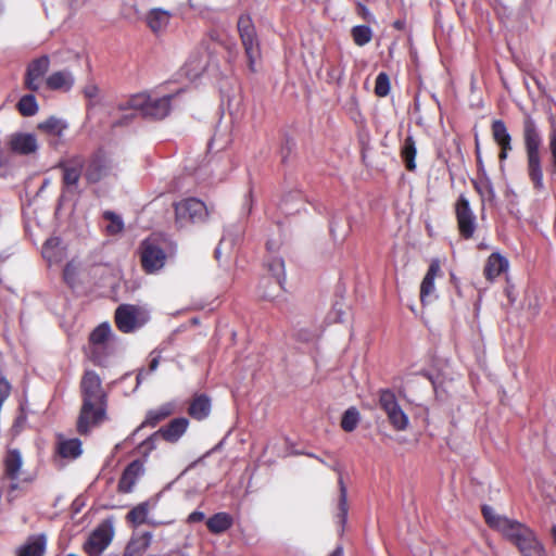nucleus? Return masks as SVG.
<instances>
[{
	"instance_id": "nucleus-1",
	"label": "nucleus",
	"mask_w": 556,
	"mask_h": 556,
	"mask_svg": "<svg viewBox=\"0 0 556 556\" xmlns=\"http://www.w3.org/2000/svg\"><path fill=\"white\" fill-rule=\"evenodd\" d=\"M173 96L153 98L147 92L137 93L130 97L117 99L110 104L108 112L110 127L112 129L123 128L131 124L139 114L155 119L168 115Z\"/></svg>"
},
{
	"instance_id": "nucleus-2",
	"label": "nucleus",
	"mask_w": 556,
	"mask_h": 556,
	"mask_svg": "<svg viewBox=\"0 0 556 556\" xmlns=\"http://www.w3.org/2000/svg\"><path fill=\"white\" fill-rule=\"evenodd\" d=\"M81 407L76 421V431L80 435L89 434L104 419V389L99 375L87 370L80 381Z\"/></svg>"
},
{
	"instance_id": "nucleus-3",
	"label": "nucleus",
	"mask_w": 556,
	"mask_h": 556,
	"mask_svg": "<svg viewBox=\"0 0 556 556\" xmlns=\"http://www.w3.org/2000/svg\"><path fill=\"white\" fill-rule=\"evenodd\" d=\"M522 138L527 154V172L536 190H543V170L541 164L542 137L535 122L526 117L522 127Z\"/></svg>"
},
{
	"instance_id": "nucleus-4",
	"label": "nucleus",
	"mask_w": 556,
	"mask_h": 556,
	"mask_svg": "<svg viewBox=\"0 0 556 556\" xmlns=\"http://www.w3.org/2000/svg\"><path fill=\"white\" fill-rule=\"evenodd\" d=\"M2 479L9 480V492L20 489V483H33L36 479L34 473L23 470L24 457L18 447L7 446L2 456Z\"/></svg>"
},
{
	"instance_id": "nucleus-5",
	"label": "nucleus",
	"mask_w": 556,
	"mask_h": 556,
	"mask_svg": "<svg viewBox=\"0 0 556 556\" xmlns=\"http://www.w3.org/2000/svg\"><path fill=\"white\" fill-rule=\"evenodd\" d=\"M238 31L244 48L248 67L252 73H255L257 72V64L262 59V52L256 29L250 16L242 15L239 17Z\"/></svg>"
},
{
	"instance_id": "nucleus-6",
	"label": "nucleus",
	"mask_w": 556,
	"mask_h": 556,
	"mask_svg": "<svg viewBox=\"0 0 556 556\" xmlns=\"http://www.w3.org/2000/svg\"><path fill=\"white\" fill-rule=\"evenodd\" d=\"M84 163L83 157L78 155L56 163L55 168L61 170V200L79 192Z\"/></svg>"
},
{
	"instance_id": "nucleus-7",
	"label": "nucleus",
	"mask_w": 556,
	"mask_h": 556,
	"mask_svg": "<svg viewBox=\"0 0 556 556\" xmlns=\"http://www.w3.org/2000/svg\"><path fill=\"white\" fill-rule=\"evenodd\" d=\"M380 407L387 414L388 420L396 431H404L409 425L408 416L399 405L394 393L390 390L380 391Z\"/></svg>"
},
{
	"instance_id": "nucleus-8",
	"label": "nucleus",
	"mask_w": 556,
	"mask_h": 556,
	"mask_svg": "<svg viewBox=\"0 0 556 556\" xmlns=\"http://www.w3.org/2000/svg\"><path fill=\"white\" fill-rule=\"evenodd\" d=\"M176 223L185 226L187 223L205 220L208 212L205 204L194 198L182 200L175 204Z\"/></svg>"
},
{
	"instance_id": "nucleus-9",
	"label": "nucleus",
	"mask_w": 556,
	"mask_h": 556,
	"mask_svg": "<svg viewBox=\"0 0 556 556\" xmlns=\"http://www.w3.org/2000/svg\"><path fill=\"white\" fill-rule=\"evenodd\" d=\"M50 67L48 55H41L30 61L26 67L23 86L30 92H37Z\"/></svg>"
},
{
	"instance_id": "nucleus-10",
	"label": "nucleus",
	"mask_w": 556,
	"mask_h": 556,
	"mask_svg": "<svg viewBox=\"0 0 556 556\" xmlns=\"http://www.w3.org/2000/svg\"><path fill=\"white\" fill-rule=\"evenodd\" d=\"M115 321L123 332H130L147 321L144 312L134 305H121L115 312Z\"/></svg>"
},
{
	"instance_id": "nucleus-11",
	"label": "nucleus",
	"mask_w": 556,
	"mask_h": 556,
	"mask_svg": "<svg viewBox=\"0 0 556 556\" xmlns=\"http://www.w3.org/2000/svg\"><path fill=\"white\" fill-rule=\"evenodd\" d=\"M456 217L460 235L469 239L476 230V217L470 210L469 201L460 195L456 203Z\"/></svg>"
},
{
	"instance_id": "nucleus-12",
	"label": "nucleus",
	"mask_w": 556,
	"mask_h": 556,
	"mask_svg": "<svg viewBox=\"0 0 556 556\" xmlns=\"http://www.w3.org/2000/svg\"><path fill=\"white\" fill-rule=\"evenodd\" d=\"M85 353L91 363L102 366L104 361V323L91 332Z\"/></svg>"
},
{
	"instance_id": "nucleus-13",
	"label": "nucleus",
	"mask_w": 556,
	"mask_h": 556,
	"mask_svg": "<svg viewBox=\"0 0 556 556\" xmlns=\"http://www.w3.org/2000/svg\"><path fill=\"white\" fill-rule=\"evenodd\" d=\"M165 253L161 248L150 241L142 243L141 263L148 273L161 269L165 263Z\"/></svg>"
},
{
	"instance_id": "nucleus-14",
	"label": "nucleus",
	"mask_w": 556,
	"mask_h": 556,
	"mask_svg": "<svg viewBox=\"0 0 556 556\" xmlns=\"http://www.w3.org/2000/svg\"><path fill=\"white\" fill-rule=\"evenodd\" d=\"M12 153L18 155H30L37 152L38 141L34 134L14 132L10 136L8 142Z\"/></svg>"
},
{
	"instance_id": "nucleus-15",
	"label": "nucleus",
	"mask_w": 556,
	"mask_h": 556,
	"mask_svg": "<svg viewBox=\"0 0 556 556\" xmlns=\"http://www.w3.org/2000/svg\"><path fill=\"white\" fill-rule=\"evenodd\" d=\"M47 548V536L43 533L30 535L16 548V556H43Z\"/></svg>"
},
{
	"instance_id": "nucleus-16",
	"label": "nucleus",
	"mask_w": 556,
	"mask_h": 556,
	"mask_svg": "<svg viewBox=\"0 0 556 556\" xmlns=\"http://www.w3.org/2000/svg\"><path fill=\"white\" fill-rule=\"evenodd\" d=\"M522 556H545V549L529 528L515 544Z\"/></svg>"
},
{
	"instance_id": "nucleus-17",
	"label": "nucleus",
	"mask_w": 556,
	"mask_h": 556,
	"mask_svg": "<svg viewBox=\"0 0 556 556\" xmlns=\"http://www.w3.org/2000/svg\"><path fill=\"white\" fill-rule=\"evenodd\" d=\"M269 275L267 277L274 278V291L273 292H264V299L273 300L277 298L281 290L282 283L285 281V264L281 258H274L267 265Z\"/></svg>"
},
{
	"instance_id": "nucleus-18",
	"label": "nucleus",
	"mask_w": 556,
	"mask_h": 556,
	"mask_svg": "<svg viewBox=\"0 0 556 556\" xmlns=\"http://www.w3.org/2000/svg\"><path fill=\"white\" fill-rule=\"evenodd\" d=\"M440 271V263L438 260H433L428 268L426 276L424 277L420 286V301L422 304H427L434 294V279Z\"/></svg>"
},
{
	"instance_id": "nucleus-19",
	"label": "nucleus",
	"mask_w": 556,
	"mask_h": 556,
	"mask_svg": "<svg viewBox=\"0 0 556 556\" xmlns=\"http://www.w3.org/2000/svg\"><path fill=\"white\" fill-rule=\"evenodd\" d=\"M104 176V155L102 151L96 152L87 162L85 178L89 184L99 182Z\"/></svg>"
},
{
	"instance_id": "nucleus-20",
	"label": "nucleus",
	"mask_w": 556,
	"mask_h": 556,
	"mask_svg": "<svg viewBox=\"0 0 556 556\" xmlns=\"http://www.w3.org/2000/svg\"><path fill=\"white\" fill-rule=\"evenodd\" d=\"M84 552L88 556H101L104 551V522H101L84 543Z\"/></svg>"
},
{
	"instance_id": "nucleus-21",
	"label": "nucleus",
	"mask_w": 556,
	"mask_h": 556,
	"mask_svg": "<svg viewBox=\"0 0 556 556\" xmlns=\"http://www.w3.org/2000/svg\"><path fill=\"white\" fill-rule=\"evenodd\" d=\"M528 529L526 525L506 517V519L502 521V525H500L497 531L513 544H516Z\"/></svg>"
},
{
	"instance_id": "nucleus-22",
	"label": "nucleus",
	"mask_w": 556,
	"mask_h": 556,
	"mask_svg": "<svg viewBox=\"0 0 556 556\" xmlns=\"http://www.w3.org/2000/svg\"><path fill=\"white\" fill-rule=\"evenodd\" d=\"M172 17V13L169 11L155 8L150 10L148 13L146 21L148 26L153 33H159L164 30L169 24Z\"/></svg>"
},
{
	"instance_id": "nucleus-23",
	"label": "nucleus",
	"mask_w": 556,
	"mask_h": 556,
	"mask_svg": "<svg viewBox=\"0 0 556 556\" xmlns=\"http://www.w3.org/2000/svg\"><path fill=\"white\" fill-rule=\"evenodd\" d=\"M46 85L50 90L68 91L74 85V78L67 71H58L46 78Z\"/></svg>"
},
{
	"instance_id": "nucleus-24",
	"label": "nucleus",
	"mask_w": 556,
	"mask_h": 556,
	"mask_svg": "<svg viewBox=\"0 0 556 556\" xmlns=\"http://www.w3.org/2000/svg\"><path fill=\"white\" fill-rule=\"evenodd\" d=\"M56 452L62 458L75 459L80 456L83 452L81 442L76 438L63 439L60 437L56 444Z\"/></svg>"
},
{
	"instance_id": "nucleus-25",
	"label": "nucleus",
	"mask_w": 556,
	"mask_h": 556,
	"mask_svg": "<svg viewBox=\"0 0 556 556\" xmlns=\"http://www.w3.org/2000/svg\"><path fill=\"white\" fill-rule=\"evenodd\" d=\"M151 541L152 534L150 532L131 538L125 548L124 556H141L149 548Z\"/></svg>"
},
{
	"instance_id": "nucleus-26",
	"label": "nucleus",
	"mask_w": 556,
	"mask_h": 556,
	"mask_svg": "<svg viewBox=\"0 0 556 556\" xmlns=\"http://www.w3.org/2000/svg\"><path fill=\"white\" fill-rule=\"evenodd\" d=\"M188 425V419L176 418L168 426L160 429V432L166 441L176 442L186 432Z\"/></svg>"
},
{
	"instance_id": "nucleus-27",
	"label": "nucleus",
	"mask_w": 556,
	"mask_h": 556,
	"mask_svg": "<svg viewBox=\"0 0 556 556\" xmlns=\"http://www.w3.org/2000/svg\"><path fill=\"white\" fill-rule=\"evenodd\" d=\"M508 267V262L505 257L497 253H493L489 256L485 267L484 275L489 280H494Z\"/></svg>"
},
{
	"instance_id": "nucleus-28",
	"label": "nucleus",
	"mask_w": 556,
	"mask_h": 556,
	"mask_svg": "<svg viewBox=\"0 0 556 556\" xmlns=\"http://www.w3.org/2000/svg\"><path fill=\"white\" fill-rule=\"evenodd\" d=\"M207 55L205 53L192 54L186 63V74L190 79L198 78L206 68Z\"/></svg>"
},
{
	"instance_id": "nucleus-29",
	"label": "nucleus",
	"mask_w": 556,
	"mask_h": 556,
	"mask_svg": "<svg viewBox=\"0 0 556 556\" xmlns=\"http://www.w3.org/2000/svg\"><path fill=\"white\" fill-rule=\"evenodd\" d=\"M174 409L175 405L173 403H165L155 409L149 410L146 420L142 422L141 427L156 426L160 421L170 416L174 413Z\"/></svg>"
},
{
	"instance_id": "nucleus-30",
	"label": "nucleus",
	"mask_w": 556,
	"mask_h": 556,
	"mask_svg": "<svg viewBox=\"0 0 556 556\" xmlns=\"http://www.w3.org/2000/svg\"><path fill=\"white\" fill-rule=\"evenodd\" d=\"M206 526L212 533H223L232 526V518L227 513H217L207 519Z\"/></svg>"
},
{
	"instance_id": "nucleus-31",
	"label": "nucleus",
	"mask_w": 556,
	"mask_h": 556,
	"mask_svg": "<svg viewBox=\"0 0 556 556\" xmlns=\"http://www.w3.org/2000/svg\"><path fill=\"white\" fill-rule=\"evenodd\" d=\"M211 412L210 399L205 395H199L194 397L189 407V414L191 417L202 420L208 416Z\"/></svg>"
},
{
	"instance_id": "nucleus-32",
	"label": "nucleus",
	"mask_w": 556,
	"mask_h": 556,
	"mask_svg": "<svg viewBox=\"0 0 556 556\" xmlns=\"http://www.w3.org/2000/svg\"><path fill=\"white\" fill-rule=\"evenodd\" d=\"M16 110L24 117L36 115L39 110L36 97L33 93L24 94L16 103Z\"/></svg>"
},
{
	"instance_id": "nucleus-33",
	"label": "nucleus",
	"mask_w": 556,
	"mask_h": 556,
	"mask_svg": "<svg viewBox=\"0 0 556 556\" xmlns=\"http://www.w3.org/2000/svg\"><path fill=\"white\" fill-rule=\"evenodd\" d=\"M492 135L494 140L500 147H504L505 149H511L510 146V135L507 131V128L503 121L496 119L492 124Z\"/></svg>"
},
{
	"instance_id": "nucleus-34",
	"label": "nucleus",
	"mask_w": 556,
	"mask_h": 556,
	"mask_svg": "<svg viewBox=\"0 0 556 556\" xmlns=\"http://www.w3.org/2000/svg\"><path fill=\"white\" fill-rule=\"evenodd\" d=\"M37 128L41 130L45 134L54 136V137H62L64 129L66 128V125L59 118L51 116L48 119L39 123L37 125Z\"/></svg>"
},
{
	"instance_id": "nucleus-35",
	"label": "nucleus",
	"mask_w": 556,
	"mask_h": 556,
	"mask_svg": "<svg viewBox=\"0 0 556 556\" xmlns=\"http://www.w3.org/2000/svg\"><path fill=\"white\" fill-rule=\"evenodd\" d=\"M416 153H417L416 142L412 136H408L404 140L402 151H401L402 157H403L406 168L408 170H414L416 168V164H415Z\"/></svg>"
},
{
	"instance_id": "nucleus-36",
	"label": "nucleus",
	"mask_w": 556,
	"mask_h": 556,
	"mask_svg": "<svg viewBox=\"0 0 556 556\" xmlns=\"http://www.w3.org/2000/svg\"><path fill=\"white\" fill-rule=\"evenodd\" d=\"M149 504L147 502L140 503L135 506L128 514L127 519L134 526H140L148 521Z\"/></svg>"
},
{
	"instance_id": "nucleus-37",
	"label": "nucleus",
	"mask_w": 556,
	"mask_h": 556,
	"mask_svg": "<svg viewBox=\"0 0 556 556\" xmlns=\"http://www.w3.org/2000/svg\"><path fill=\"white\" fill-rule=\"evenodd\" d=\"M42 255L51 263H59L62 260V250L59 248L58 239H49L46 241Z\"/></svg>"
},
{
	"instance_id": "nucleus-38",
	"label": "nucleus",
	"mask_w": 556,
	"mask_h": 556,
	"mask_svg": "<svg viewBox=\"0 0 556 556\" xmlns=\"http://www.w3.org/2000/svg\"><path fill=\"white\" fill-rule=\"evenodd\" d=\"M124 228L125 224L119 215L113 212H106V237L118 236L124 231Z\"/></svg>"
},
{
	"instance_id": "nucleus-39",
	"label": "nucleus",
	"mask_w": 556,
	"mask_h": 556,
	"mask_svg": "<svg viewBox=\"0 0 556 556\" xmlns=\"http://www.w3.org/2000/svg\"><path fill=\"white\" fill-rule=\"evenodd\" d=\"M359 422V413L355 407L348 408L341 419V427L344 431H353Z\"/></svg>"
},
{
	"instance_id": "nucleus-40",
	"label": "nucleus",
	"mask_w": 556,
	"mask_h": 556,
	"mask_svg": "<svg viewBox=\"0 0 556 556\" xmlns=\"http://www.w3.org/2000/svg\"><path fill=\"white\" fill-rule=\"evenodd\" d=\"M352 37L357 46H365L371 40L372 33L368 26L358 25L352 28Z\"/></svg>"
},
{
	"instance_id": "nucleus-41",
	"label": "nucleus",
	"mask_w": 556,
	"mask_h": 556,
	"mask_svg": "<svg viewBox=\"0 0 556 556\" xmlns=\"http://www.w3.org/2000/svg\"><path fill=\"white\" fill-rule=\"evenodd\" d=\"M78 267L74 261L68 262L63 270V279L70 288H74L77 280Z\"/></svg>"
},
{
	"instance_id": "nucleus-42",
	"label": "nucleus",
	"mask_w": 556,
	"mask_h": 556,
	"mask_svg": "<svg viewBox=\"0 0 556 556\" xmlns=\"http://www.w3.org/2000/svg\"><path fill=\"white\" fill-rule=\"evenodd\" d=\"M390 92V79L386 73H380L376 78L375 93L378 97H386Z\"/></svg>"
},
{
	"instance_id": "nucleus-43",
	"label": "nucleus",
	"mask_w": 556,
	"mask_h": 556,
	"mask_svg": "<svg viewBox=\"0 0 556 556\" xmlns=\"http://www.w3.org/2000/svg\"><path fill=\"white\" fill-rule=\"evenodd\" d=\"M483 516L485 518L486 523L497 530L500 528V525H502V521L506 519L505 516H501L495 514L493 508L484 506L482 508Z\"/></svg>"
},
{
	"instance_id": "nucleus-44",
	"label": "nucleus",
	"mask_w": 556,
	"mask_h": 556,
	"mask_svg": "<svg viewBox=\"0 0 556 556\" xmlns=\"http://www.w3.org/2000/svg\"><path fill=\"white\" fill-rule=\"evenodd\" d=\"M548 150L551 153L552 172L556 173V123H552L548 135Z\"/></svg>"
},
{
	"instance_id": "nucleus-45",
	"label": "nucleus",
	"mask_w": 556,
	"mask_h": 556,
	"mask_svg": "<svg viewBox=\"0 0 556 556\" xmlns=\"http://www.w3.org/2000/svg\"><path fill=\"white\" fill-rule=\"evenodd\" d=\"M340 500H339V518L344 522L348 516V493L346 488L342 481L339 480Z\"/></svg>"
},
{
	"instance_id": "nucleus-46",
	"label": "nucleus",
	"mask_w": 556,
	"mask_h": 556,
	"mask_svg": "<svg viewBox=\"0 0 556 556\" xmlns=\"http://www.w3.org/2000/svg\"><path fill=\"white\" fill-rule=\"evenodd\" d=\"M27 422V414L24 409V407H20L18 414L14 418L13 425H12V432L14 435H18L25 428Z\"/></svg>"
},
{
	"instance_id": "nucleus-47",
	"label": "nucleus",
	"mask_w": 556,
	"mask_h": 556,
	"mask_svg": "<svg viewBox=\"0 0 556 556\" xmlns=\"http://www.w3.org/2000/svg\"><path fill=\"white\" fill-rule=\"evenodd\" d=\"M138 469H139V466L137 463H132L126 468V470L123 475V478L121 480L122 488L129 489V486L134 483L132 478L135 477Z\"/></svg>"
},
{
	"instance_id": "nucleus-48",
	"label": "nucleus",
	"mask_w": 556,
	"mask_h": 556,
	"mask_svg": "<svg viewBox=\"0 0 556 556\" xmlns=\"http://www.w3.org/2000/svg\"><path fill=\"white\" fill-rule=\"evenodd\" d=\"M103 264V256L101 253H97L92 255L88 261V273L89 275L93 274L94 276L98 275V271H100L99 277H102V269L101 266Z\"/></svg>"
},
{
	"instance_id": "nucleus-49",
	"label": "nucleus",
	"mask_w": 556,
	"mask_h": 556,
	"mask_svg": "<svg viewBox=\"0 0 556 556\" xmlns=\"http://www.w3.org/2000/svg\"><path fill=\"white\" fill-rule=\"evenodd\" d=\"M477 191L484 198L492 200L495 197L492 184L489 180H482L476 185Z\"/></svg>"
},
{
	"instance_id": "nucleus-50",
	"label": "nucleus",
	"mask_w": 556,
	"mask_h": 556,
	"mask_svg": "<svg viewBox=\"0 0 556 556\" xmlns=\"http://www.w3.org/2000/svg\"><path fill=\"white\" fill-rule=\"evenodd\" d=\"M260 288L262 289V296L264 298V292H273L274 289V278L271 277H263L260 282Z\"/></svg>"
},
{
	"instance_id": "nucleus-51",
	"label": "nucleus",
	"mask_w": 556,
	"mask_h": 556,
	"mask_svg": "<svg viewBox=\"0 0 556 556\" xmlns=\"http://www.w3.org/2000/svg\"><path fill=\"white\" fill-rule=\"evenodd\" d=\"M204 518H205L204 513L195 510L188 516L187 520H188V522L193 523V522H200V521L204 520Z\"/></svg>"
},
{
	"instance_id": "nucleus-52",
	"label": "nucleus",
	"mask_w": 556,
	"mask_h": 556,
	"mask_svg": "<svg viewBox=\"0 0 556 556\" xmlns=\"http://www.w3.org/2000/svg\"><path fill=\"white\" fill-rule=\"evenodd\" d=\"M343 76V72L340 70L332 68L328 72V77L331 81H340Z\"/></svg>"
},
{
	"instance_id": "nucleus-53",
	"label": "nucleus",
	"mask_w": 556,
	"mask_h": 556,
	"mask_svg": "<svg viewBox=\"0 0 556 556\" xmlns=\"http://www.w3.org/2000/svg\"><path fill=\"white\" fill-rule=\"evenodd\" d=\"M84 93H85L86 98L92 99V98H94L98 94V88L96 86H92V85L87 86L84 89Z\"/></svg>"
},
{
	"instance_id": "nucleus-54",
	"label": "nucleus",
	"mask_w": 556,
	"mask_h": 556,
	"mask_svg": "<svg viewBox=\"0 0 556 556\" xmlns=\"http://www.w3.org/2000/svg\"><path fill=\"white\" fill-rule=\"evenodd\" d=\"M159 362H160V356H154L151 359L150 365H149L150 371H154L157 368Z\"/></svg>"
},
{
	"instance_id": "nucleus-55",
	"label": "nucleus",
	"mask_w": 556,
	"mask_h": 556,
	"mask_svg": "<svg viewBox=\"0 0 556 556\" xmlns=\"http://www.w3.org/2000/svg\"><path fill=\"white\" fill-rule=\"evenodd\" d=\"M510 149H505L504 150V147H501V153H500V159L501 160H505L507 157V152L509 151Z\"/></svg>"
},
{
	"instance_id": "nucleus-56",
	"label": "nucleus",
	"mask_w": 556,
	"mask_h": 556,
	"mask_svg": "<svg viewBox=\"0 0 556 556\" xmlns=\"http://www.w3.org/2000/svg\"><path fill=\"white\" fill-rule=\"evenodd\" d=\"M331 556H343V548L341 546H338Z\"/></svg>"
},
{
	"instance_id": "nucleus-57",
	"label": "nucleus",
	"mask_w": 556,
	"mask_h": 556,
	"mask_svg": "<svg viewBox=\"0 0 556 556\" xmlns=\"http://www.w3.org/2000/svg\"><path fill=\"white\" fill-rule=\"evenodd\" d=\"M111 538H112V530L109 529V527L106 526V539H105L106 545H109Z\"/></svg>"
},
{
	"instance_id": "nucleus-58",
	"label": "nucleus",
	"mask_w": 556,
	"mask_h": 556,
	"mask_svg": "<svg viewBox=\"0 0 556 556\" xmlns=\"http://www.w3.org/2000/svg\"><path fill=\"white\" fill-rule=\"evenodd\" d=\"M476 153H477L478 163H481V160H480V149H479L478 141H476Z\"/></svg>"
},
{
	"instance_id": "nucleus-59",
	"label": "nucleus",
	"mask_w": 556,
	"mask_h": 556,
	"mask_svg": "<svg viewBox=\"0 0 556 556\" xmlns=\"http://www.w3.org/2000/svg\"><path fill=\"white\" fill-rule=\"evenodd\" d=\"M362 11H363V15L365 18H369L370 16V13L368 12V10L366 8H362Z\"/></svg>"
},
{
	"instance_id": "nucleus-60",
	"label": "nucleus",
	"mask_w": 556,
	"mask_h": 556,
	"mask_svg": "<svg viewBox=\"0 0 556 556\" xmlns=\"http://www.w3.org/2000/svg\"><path fill=\"white\" fill-rule=\"evenodd\" d=\"M552 535H553V540H554V542H555V544H556V526H554V527L552 528Z\"/></svg>"
},
{
	"instance_id": "nucleus-61",
	"label": "nucleus",
	"mask_w": 556,
	"mask_h": 556,
	"mask_svg": "<svg viewBox=\"0 0 556 556\" xmlns=\"http://www.w3.org/2000/svg\"><path fill=\"white\" fill-rule=\"evenodd\" d=\"M394 26H395L397 29H401V28L403 27V23H402V22H400V21H396V22L394 23Z\"/></svg>"
},
{
	"instance_id": "nucleus-62",
	"label": "nucleus",
	"mask_w": 556,
	"mask_h": 556,
	"mask_svg": "<svg viewBox=\"0 0 556 556\" xmlns=\"http://www.w3.org/2000/svg\"><path fill=\"white\" fill-rule=\"evenodd\" d=\"M222 255V252H220V249L219 247L215 250V256L216 258H219V256Z\"/></svg>"
},
{
	"instance_id": "nucleus-63",
	"label": "nucleus",
	"mask_w": 556,
	"mask_h": 556,
	"mask_svg": "<svg viewBox=\"0 0 556 556\" xmlns=\"http://www.w3.org/2000/svg\"><path fill=\"white\" fill-rule=\"evenodd\" d=\"M48 184H49V180H48V179H46V180L43 181L42 188H45L46 186H48Z\"/></svg>"
},
{
	"instance_id": "nucleus-64",
	"label": "nucleus",
	"mask_w": 556,
	"mask_h": 556,
	"mask_svg": "<svg viewBox=\"0 0 556 556\" xmlns=\"http://www.w3.org/2000/svg\"><path fill=\"white\" fill-rule=\"evenodd\" d=\"M66 556H79V555L71 553V554H67Z\"/></svg>"
}]
</instances>
